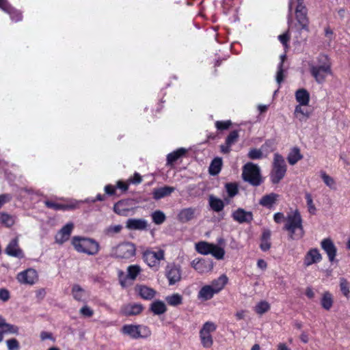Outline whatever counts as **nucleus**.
Segmentation results:
<instances>
[{
    "label": "nucleus",
    "instance_id": "38",
    "mask_svg": "<svg viewBox=\"0 0 350 350\" xmlns=\"http://www.w3.org/2000/svg\"><path fill=\"white\" fill-rule=\"evenodd\" d=\"M334 299L332 293L325 291L321 300V306L326 310H329L333 306Z\"/></svg>",
    "mask_w": 350,
    "mask_h": 350
},
{
    "label": "nucleus",
    "instance_id": "8",
    "mask_svg": "<svg viewBox=\"0 0 350 350\" xmlns=\"http://www.w3.org/2000/svg\"><path fill=\"white\" fill-rule=\"evenodd\" d=\"M217 329V325L211 321H206L200 330L199 335L201 344L204 348H211L213 345L211 334Z\"/></svg>",
    "mask_w": 350,
    "mask_h": 350
},
{
    "label": "nucleus",
    "instance_id": "53",
    "mask_svg": "<svg viewBox=\"0 0 350 350\" xmlns=\"http://www.w3.org/2000/svg\"><path fill=\"white\" fill-rule=\"evenodd\" d=\"M122 229V226L120 225V224L110 226L105 230V233H106V234H107L109 236H112L115 234L120 233L121 232Z\"/></svg>",
    "mask_w": 350,
    "mask_h": 350
},
{
    "label": "nucleus",
    "instance_id": "14",
    "mask_svg": "<svg viewBox=\"0 0 350 350\" xmlns=\"http://www.w3.org/2000/svg\"><path fill=\"white\" fill-rule=\"evenodd\" d=\"M74 225L72 223H68L64 226L55 235V241L59 244H63L67 241L72 233Z\"/></svg>",
    "mask_w": 350,
    "mask_h": 350
},
{
    "label": "nucleus",
    "instance_id": "20",
    "mask_svg": "<svg viewBox=\"0 0 350 350\" xmlns=\"http://www.w3.org/2000/svg\"><path fill=\"white\" fill-rule=\"evenodd\" d=\"M192 267L199 273H203L212 270L213 265L212 261L205 259H200L192 262Z\"/></svg>",
    "mask_w": 350,
    "mask_h": 350
},
{
    "label": "nucleus",
    "instance_id": "47",
    "mask_svg": "<svg viewBox=\"0 0 350 350\" xmlns=\"http://www.w3.org/2000/svg\"><path fill=\"white\" fill-rule=\"evenodd\" d=\"M152 221L155 224L160 225L163 224L165 219V215L161 211H156L152 215Z\"/></svg>",
    "mask_w": 350,
    "mask_h": 350
},
{
    "label": "nucleus",
    "instance_id": "55",
    "mask_svg": "<svg viewBox=\"0 0 350 350\" xmlns=\"http://www.w3.org/2000/svg\"><path fill=\"white\" fill-rule=\"evenodd\" d=\"M8 350H18L19 342L15 338L9 339L6 341Z\"/></svg>",
    "mask_w": 350,
    "mask_h": 350
},
{
    "label": "nucleus",
    "instance_id": "59",
    "mask_svg": "<svg viewBox=\"0 0 350 350\" xmlns=\"http://www.w3.org/2000/svg\"><path fill=\"white\" fill-rule=\"evenodd\" d=\"M278 39L280 41V42L283 44L284 46H288V42H289L291 39V36L289 33V31H287L285 33L280 35L278 36Z\"/></svg>",
    "mask_w": 350,
    "mask_h": 350
},
{
    "label": "nucleus",
    "instance_id": "11",
    "mask_svg": "<svg viewBox=\"0 0 350 350\" xmlns=\"http://www.w3.org/2000/svg\"><path fill=\"white\" fill-rule=\"evenodd\" d=\"M165 275L169 281L170 285H173L180 281L181 278V271L180 267L174 263L168 264L165 269Z\"/></svg>",
    "mask_w": 350,
    "mask_h": 350
},
{
    "label": "nucleus",
    "instance_id": "39",
    "mask_svg": "<svg viewBox=\"0 0 350 350\" xmlns=\"http://www.w3.org/2000/svg\"><path fill=\"white\" fill-rule=\"evenodd\" d=\"M213 247V243H210L206 241H200L196 244V251L201 254L208 255L210 254L211 248Z\"/></svg>",
    "mask_w": 350,
    "mask_h": 350
},
{
    "label": "nucleus",
    "instance_id": "61",
    "mask_svg": "<svg viewBox=\"0 0 350 350\" xmlns=\"http://www.w3.org/2000/svg\"><path fill=\"white\" fill-rule=\"evenodd\" d=\"M40 338L41 341H44L46 340H51L53 342L55 341V338L53 336V334L51 332L42 331L40 332Z\"/></svg>",
    "mask_w": 350,
    "mask_h": 350
},
{
    "label": "nucleus",
    "instance_id": "23",
    "mask_svg": "<svg viewBox=\"0 0 350 350\" xmlns=\"http://www.w3.org/2000/svg\"><path fill=\"white\" fill-rule=\"evenodd\" d=\"M126 227L129 230H144L147 227V222L142 219H129L126 223Z\"/></svg>",
    "mask_w": 350,
    "mask_h": 350
},
{
    "label": "nucleus",
    "instance_id": "41",
    "mask_svg": "<svg viewBox=\"0 0 350 350\" xmlns=\"http://www.w3.org/2000/svg\"><path fill=\"white\" fill-rule=\"evenodd\" d=\"M270 304L266 301H260L255 306V312L260 315L265 314L270 310Z\"/></svg>",
    "mask_w": 350,
    "mask_h": 350
},
{
    "label": "nucleus",
    "instance_id": "64",
    "mask_svg": "<svg viewBox=\"0 0 350 350\" xmlns=\"http://www.w3.org/2000/svg\"><path fill=\"white\" fill-rule=\"evenodd\" d=\"M10 299V293L5 288L0 289V299L3 301H7Z\"/></svg>",
    "mask_w": 350,
    "mask_h": 350
},
{
    "label": "nucleus",
    "instance_id": "37",
    "mask_svg": "<svg viewBox=\"0 0 350 350\" xmlns=\"http://www.w3.org/2000/svg\"><path fill=\"white\" fill-rule=\"evenodd\" d=\"M5 252L9 256H18L21 254V250L18 245L17 238L14 239L10 241L5 249Z\"/></svg>",
    "mask_w": 350,
    "mask_h": 350
},
{
    "label": "nucleus",
    "instance_id": "3",
    "mask_svg": "<svg viewBox=\"0 0 350 350\" xmlns=\"http://www.w3.org/2000/svg\"><path fill=\"white\" fill-rule=\"evenodd\" d=\"M72 245L78 252L90 256L97 254L100 250L99 243L90 238L74 237L72 239Z\"/></svg>",
    "mask_w": 350,
    "mask_h": 350
},
{
    "label": "nucleus",
    "instance_id": "6",
    "mask_svg": "<svg viewBox=\"0 0 350 350\" xmlns=\"http://www.w3.org/2000/svg\"><path fill=\"white\" fill-rule=\"evenodd\" d=\"M122 332L133 339L146 338L151 335V331L148 326L142 325L127 324L122 327Z\"/></svg>",
    "mask_w": 350,
    "mask_h": 350
},
{
    "label": "nucleus",
    "instance_id": "36",
    "mask_svg": "<svg viewBox=\"0 0 350 350\" xmlns=\"http://www.w3.org/2000/svg\"><path fill=\"white\" fill-rule=\"evenodd\" d=\"M307 8L302 3H298L295 9L297 22H304L307 20Z\"/></svg>",
    "mask_w": 350,
    "mask_h": 350
},
{
    "label": "nucleus",
    "instance_id": "31",
    "mask_svg": "<svg viewBox=\"0 0 350 350\" xmlns=\"http://www.w3.org/2000/svg\"><path fill=\"white\" fill-rule=\"evenodd\" d=\"M150 310L156 315L164 314L167 311L165 303L161 300H156L150 304Z\"/></svg>",
    "mask_w": 350,
    "mask_h": 350
},
{
    "label": "nucleus",
    "instance_id": "24",
    "mask_svg": "<svg viewBox=\"0 0 350 350\" xmlns=\"http://www.w3.org/2000/svg\"><path fill=\"white\" fill-rule=\"evenodd\" d=\"M175 191V188L170 186H164L157 189H154L152 192L153 198L154 200H160L163 198L171 195Z\"/></svg>",
    "mask_w": 350,
    "mask_h": 350
},
{
    "label": "nucleus",
    "instance_id": "62",
    "mask_svg": "<svg viewBox=\"0 0 350 350\" xmlns=\"http://www.w3.org/2000/svg\"><path fill=\"white\" fill-rule=\"evenodd\" d=\"M130 183L127 180L126 182H124L122 180H118L116 183V188L120 189L122 192H126L129 189V186Z\"/></svg>",
    "mask_w": 350,
    "mask_h": 350
},
{
    "label": "nucleus",
    "instance_id": "19",
    "mask_svg": "<svg viewBox=\"0 0 350 350\" xmlns=\"http://www.w3.org/2000/svg\"><path fill=\"white\" fill-rule=\"evenodd\" d=\"M322 259L321 254L317 248L310 249L305 255L304 263L306 266H310L314 263L320 262Z\"/></svg>",
    "mask_w": 350,
    "mask_h": 350
},
{
    "label": "nucleus",
    "instance_id": "26",
    "mask_svg": "<svg viewBox=\"0 0 350 350\" xmlns=\"http://www.w3.org/2000/svg\"><path fill=\"white\" fill-rule=\"evenodd\" d=\"M295 98L300 105L306 106L310 102V94L306 89L301 88L296 91Z\"/></svg>",
    "mask_w": 350,
    "mask_h": 350
},
{
    "label": "nucleus",
    "instance_id": "46",
    "mask_svg": "<svg viewBox=\"0 0 350 350\" xmlns=\"http://www.w3.org/2000/svg\"><path fill=\"white\" fill-rule=\"evenodd\" d=\"M228 197L233 198L239 192L238 185L235 183H228L225 185Z\"/></svg>",
    "mask_w": 350,
    "mask_h": 350
},
{
    "label": "nucleus",
    "instance_id": "22",
    "mask_svg": "<svg viewBox=\"0 0 350 350\" xmlns=\"http://www.w3.org/2000/svg\"><path fill=\"white\" fill-rule=\"evenodd\" d=\"M196 208H185L182 209L178 214V219L182 223H186L195 217Z\"/></svg>",
    "mask_w": 350,
    "mask_h": 350
},
{
    "label": "nucleus",
    "instance_id": "1",
    "mask_svg": "<svg viewBox=\"0 0 350 350\" xmlns=\"http://www.w3.org/2000/svg\"><path fill=\"white\" fill-rule=\"evenodd\" d=\"M317 64H309V71L311 76L319 84L326 81L329 75H332V62L328 55L321 53L317 57Z\"/></svg>",
    "mask_w": 350,
    "mask_h": 350
},
{
    "label": "nucleus",
    "instance_id": "57",
    "mask_svg": "<svg viewBox=\"0 0 350 350\" xmlns=\"http://www.w3.org/2000/svg\"><path fill=\"white\" fill-rule=\"evenodd\" d=\"M128 181L130 184L139 185L142 182V177L138 172H135L133 176H131Z\"/></svg>",
    "mask_w": 350,
    "mask_h": 350
},
{
    "label": "nucleus",
    "instance_id": "2",
    "mask_svg": "<svg viewBox=\"0 0 350 350\" xmlns=\"http://www.w3.org/2000/svg\"><path fill=\"white\" fill-rule=\"evenodd\" d=\"M283 230L288 232V239L291 240H299L304 237L303 219L299 210L287 215Z\"/></svg>",
    "mask_w": 350,
    "mask_h": 350
},
{
    "label": "nucleus",
    "instance_id": "50",
    "mask_svg": "<svg viewBox=\"0 0 350 350\" xmlns=\"http://www.w3.org/2000/svg\"><path fill=\"white\" fill-rule=\"evenodd\" d=\"M239 137L238 131H232L226 139V144L228 146L234 144L238 141Z\"/></svg>",
    "mask_w": 350,
    "mask_h": 350
},
{
    "label": "nucleus",
    "instance_id": "63",
    "mask_svg": "<svg viewBox=\"0 0 350 350\" xmlns=\"http://www.w3.org/2000/svg\"><path fill=\"white\" fill-rule=\"evenodd\" d=\"M116 186L112 185H107L105 187V193L109 196H115L116 194Z\"/></svg>",
    "mask_w": 350,
    "mask_h": 350
},
{
    "label": "nucleus",
    "instance_id": "56",
    "mask_svg": "<svg viewBox=\"0 0 350 350\" xmlns=\"http://www.w3.org/2000/svg\"><path fill=\"white\" fill-rule=\"evenodd\" d=\"M81 315L85 317H92L94 314V310L88 306H83L79 310Z\"/></svg>",
    "mask_w": 350,
    "mask_h": 350
},
{
    "label": "nucleus",
    "instance_id": "40",
    "mask_svg": "<svg viewBox=\"0 0 350 350\" xmlns=\"http://www.w3.org/2000/svg\"><path fill=\"white\" fill-rule=\"evenodd\" d=\"M166 302L172 306H177L183 304V297L178 293H174L165 297Z\"/></svg>",
    "mask_w": 350,
    "mask_h": 350
},
{
    "label": "nucleus",
    "instance_id": "17",
    "mask_svg": "<svg viewBox=\"0 0 350 350\" xmlns=\"http://www.w3.org/2000/svg\"><path fill=\"white\" fill-rule=\"evenodd\" d=\"M71 295L77 301L85 304L88 301V294L79 284H75L72 286Z\"/></svg>",
    "mask_w": 350,
    "mask_h": 350
},
{
    "label": "nucleus",
    "instance_id": "43",
    "mask_svg": "<svg viewBox=\"0 0 350 350\" xmlns=\"http://www.w3.org/2000/svg\"><path fill=\"white\" fill-rule=\"evenodd\" d=\"M141 271V268L139 265H130L127 268V278L131 280H135Z\"/></svg>",
    "mask_w": 350,
    "mask_h": 350
},
{
    "label": "nucleus",
    "instance_id": "16",
    "mask_svg": "<svg viewBox=\"0 0 350 350\" xmlns=\"http://www.w3.org/2000/svg\"><path fill=\"white\" fill-rule=\"evenodd\" d=\"M135 293L143 299L151 300L156 295V291L146 285H137L135 288Z\"/></svg>",
    "mask_w": 350,
    "mask_h": 350
},
{
    "label": "nucleus",
    "instance_id": "5",
    "mask_svg": "<svg viewBox=\"0 0 350 350\" xmlns=\"http://www.w3.org/2000/svg\"><path fill=\"white\" fill-rule=\"evenodd\" d=\"M242 176L245 181L254 187H258L263 182L259 167L251 162L243 166Z\"/></svg>",
    "mask_w": 350,
    "mask_h": 350
},
{
    "label": "nucleus",
    "instance_id": "18",
    "mask_svg": "<svg viewBox=\"0 0 350 350\" xmlns=\"http://www.w3.org/2000/svg\"><path fill=\"white\" fill-rule=\"evenodd\" d=\"M44 204L47 208L55 211L74 210L77 206L75 203L61 204L53 200H46Z\"/></svg>",
    "mask_w": 350,
    "mask_h": 350
},
{
    "label": "nucleus",
    "instance_id": "29",
    "mask_svg": "<svg viewBox=\"0 0 350 350\" xmlns=\"http://www.w3.org/2000/svg\"><path fill=\"white\" fill-rule=\"evenodd\" d=\"M38 280L37 271L33 269L23 271V283L33 284Z\"/></svg>",
    "mask_w": 350,
    "mask_h": 350
},
{
    "label": "nucleus",
    "instance_id": "32",
    "mask_svg": "<svg viewBox=\"0 0 350 350\" xmlns=\"http://www.w3.org/2000/svg\"><path fill=\"white\" fill-rule=\"evenodd\" d=\"M215 294H216V293L211 286L205 285L201 288L198 296V298L207 301L212 299Z\"/></svg>",
    "mask_w": 350,
    "mask_h": 350
},
{
    "label": "nucleus",
    "instance_id": "49",
    "mask_svg": "<svg viewBox=\"0 0 350 350\" xmlns=\"http://www.w3.org/2000/svg\"><path fill=\"white\" fill-rule=\"evenodd\" d=\"M215 126L217 131H223L228 130L232 126V122L230 120H217L215 122Z\"/></svg>",
    "mask_w": 350,
    "mask_h": 350
},
{
    "label": "nucleus",
    "instance_id": "42",
    "mask_svg": "<svg viewBox=\"0 0 350 350\" xmlns=\"http://www.w3.org/2000/svg\"><path fill=\"white\" fill-rule=\"evenodd\" d=\"M209 254H211L217 260H222L225 255V250L220 246L213 244Z\"/></svg>",
    "mask_w": 350,
    "mask_h": 350
},
{
    "label": "nucleus",
    "instance_id": "54",
    "mask_svg": "<svg viewBox=\"0 0 350 350\" xmlns=\"http://www.w3.org/2000/svg\"><path fill=\"white\" fill-rule=\"evenodd\" d=\"M248 157L251 159H260L262 158V152L259 149L252 148L248 152Z\"/></svg>",
    "mask_w": 350,
    "mask_h": 350
},
{
    "label": "nucleus",
    "instance_id": "7",
    "mask_svg": "<svg viewBox=\"0 0 350 350\" xmlns=\"http://www.w3.org/2000/svg\"><path fill=\"white\" fill-rule=\"evenodd\" d=\"M165 258V251L162 249L157 252L146 250L143 253L144 262L154 271H158L160 267V262Z\"/></svg>",
    "mask_w": 350,
    "mask_h": 350
},
{
    "label": "nucleus",
    "instance_id": "13",
    "mask_svg": "<svg viewBox=\"0 0 350 350\" xmlns=\"http://www.w3.org/2000/svg\"><path fill=\"white\" fill-rule=\"evenodd\" d=\"M144 306L141 304L131 303L123 305L120 308V313L126 317L135 316L141 314Z\"/></svg>",
    "mask_w": 350,
    "mask_h": 350
},
{
    "label": "nucleus",
    "instance_id": "21",
    "mask_svg": "<svg viewBox=\"0 0 350 350\" xmlns=\"http://www.w3.org/2000/svg\"><path fill=\"white\" fill-rule=\"evenodd\" d=\"M279 198V195L275 193H271L263 196L260 201L259 204L267 208H271L276 203Z\"/></svg>",
    "mask_w": 350,
    "mask_h": 350
},
{
    "label": "nucleus",
    "instance_id": "35",
    "mask_svg": "<svg viewBox=\"0 0 350 350\" xmlns=\"http://www.w3.org/2000/svg\"><path fill=\"white\" fill-rule=\"evenodd\" d=\"M187 152V150L180 148L177 149L176 150L170 153L167 156V163L168 165H172L174 162H176L178 159L185 155Z\"/></svg>",
    "mask_w": 350,
    "mask_h": 350
},
{
    "label": "nucleus",
    "instance_id": "52",
    "mask_svg": "<svg viewBox=\"0 0 350 350\" xmlns=\"http://www.w3.org/2000/svg\"><path fill=\"white\" fill-rule=\"evenodd\" d=\"M0 223L7 227H10L14 224V220L10 215L2 213L0 215Z\"/></svg>",
    "mask_w": 350,
    "mask_h": 350
},
{
    "label": "nucleus",
    "instance_id": "28",
    "mask_svg": "<svg viewBox=\"0 0 350 350\" xmlns=\"http://www.w3.org/2000/svg\"><path fill=\"white\" fill-rule=\"evenodd\" d=\"M18 332V327L7 323L5 320L0 317V334L3 336L4 334H16Z\"/></svg>",
    "mask_w": 350,
    "mask_h": 350
},
{
    "label": "nucleus",
    "instance_id": "51",
    "mask_svg": "<svg viewBox=\"0 0 350 350\" xmlns=\"http://www.w3.org/2000/svg\"><path fill=\"white\" fill-rule=\"evenodd\" d=\"M321 178L323 179L325 184L331 189H334L336 185L334 179L330 176L327 175L325 172L321 173Z\"/></svg>",
    "mask_w": 350,
    "mask_h": 350
},
{
    "label": "nucleus",
    "instance_id": "60",
    "mask_svg": "<svg viewBox=\"0 0 350 350\" xmlns=\"http://www.w3.org/2000/svg\"><path fill=\"white\" fill-rule=\"evenodd\" d=\"M275 142L274 140L268 139L261 146V148L265 150H268L272 152L275 149Z\"/></svg>",
    "mask_w": 350,
    "mask_h": 350
},
{
    "label": "nucleus",
    "instance_id": "58",
    "mask_svg": "<svg viewBox=\"0 0 350 350\" xmlns=\"http://www.w3.org/2000/svg\"><path fill=\"white\" fill-rule=\"evenodd\" d=\"M302 105H298L295 107V114L298 116L299 114H301L302 116L308 118H309L310 113L308 110H304L302 107Z\"/></svg>",
    "mask_w": 350,
    "mask_h": 350
},
{
    "label": "nucleus",
    "instance_id": "4",
    "mask_svg": "<svg viewBox=\"0 0 350 350\" xmlns=\"http://www.w3.org/2000/svg\"><path fill=\"white\" fill-rule=\"evenodd\" d=\"M287 165L282 155L275 153L270 172V180L272 184H278L286 176Z\"/></svg>",
    "mask_w": 350,
    "mask_h": 350
},
{
    "label": "nucleus",
    "instance_id": "12",
    "mask_svg": "<svg viewBox=\"0 0 350 350\" xmlns=\"http://www.w3.org/2000/svg\"><path fill=\"white\" fill-rule=\"evenodd\" d=\"M232 217L234 221L239 224H250L254 219L253 213L251 211H246L242 208H238L232 212Z\"/></svg>",
    "mask_w": 350,
    "mask_h": 350
},
{
    "label": "nucleus",
    "instance_id": "27",
    "mask_svg": "<svg viewBox=\"0 0 350 350\" xmlns=\"http://www.w3.org/2000/svg\"><path fill=\"white\" fill-rule=\"evenodd\" d=\"M271 231L269 230H264L261 237L260 248L263 252H267L271 248Z\"/></svg>",
    "mask_w": 350,
    "mask_h": 350
},
{
    "label": "nucleus",
    "instance_id": "25",
    "mask_svg": "<svg viewBox=\"0 0 350 350\" xmlns=\"http://www.w3.org/2000/svg\"><path fill=\"white\" fill-rule=\"evenodd\" d=\"M228 277L223 274L217 279L213 280L210 286L213 288L217 294L225 287L226 284L228 283Z\"/></svg>",
    "mask_w": 350,
    "mask_h": 350
},
{
    "label": "nucleus",
    "instance_id": "15",
    "mask_svg": "<svg viewBox=\"0 0 350 350\" xmlns=\"http://www.w3.org/2000/svg\"><path fill=\"white\" fill-rule=\"evenodd\" d=\"M321 245L322 249L327 254L329 260L330 262H333L337 253L336 247L334 244L333 241L329 238L324 239L321 241Z\"/></svg>",
    "mask_w": 350,
    "mask_h": 350
},
{
    "label": "nucleus",
    "instance_id": "30",
    "mask_svg": "<svg viewBox=\"0 0 350 350\" xmlns=\"http://www.w3.org/2000/svg\"><path fill=\"white\" fill-rule=\"evenodd\" d=\"M303 159V155L300 152L298 147L293 148L287 156V161L291 165H295L299 161Z\"/></svg>",
    "mask_w": 350,
    "mask_h": 350
},
{
    "label": "nucleus",
    "instance_id": "10",
    "mask_svg": "<svg viewBox=\"0 0 350 350\" xmlns=\"http://www.w3.org/2000/svg\"><path fill=\"white\" fill-rule=\"evenodd\" d=\"M132 205L133 200H121L114 204L113 209L117 215L126 217L133 210Z\"/></svg>",
    "mask_w": 350,
    "mask_h": 350
},
{
    "label": "nucleus",
    "instance_id": "44",
    "mask_svg": "<svg viewBox=\"0 0 350 350\" xmlns=\"http://www.w3.org/2000/svg\"><path fill=\"white\" fill-rule=\"evenodd\" d=\"M305 199L306 200V204H307L308 212L311 215H315L316 212H317V208L313 202V199H312V195L308 192H306Z\"/></svg>",
    "mask_w": 350,
    "mask_h": 350
},
{
    "label": "nucleus",
    "instance_id": "33",
    "mask_svg": "<svg viewBox=\"0 0 350 350\" xmlns=\"http://www.w3.org/2000/svg\"><path fill=\"white\" fill-rule=\"evenodd\" d=\"M222 159L220 157H215L211 161L209 168L208 172L212 176L217 175L222 167Z\"/></svg>",
    "mask_w": 350,
    "mask_h": 350
},
{
    "label": "nucleus",
    "instance_id": "48",
    "mask_svg": "<svg viewBox=\"0 0 350 350\" xmlns=\"http://www.w3.org/2000/svg\"><path fill=\"white\" fill-rule=\"evenodd\" d=\"M286 57V55H284L282 56V61L280 62L278 66V71L276 75V81L277 82L280 84L283 80H284V69H283V65H284V61Z\"/></svg>",
    "mask_w": 350,
    "mask_h": 350
},
{
    "label": "nucleus",
    "instance_id": "34",
    "mask_svg": "<svg viewBox=\"0 0 350 350\" xmlns=\"http://www.w3.org/2000/svg\"><path fill=\"white\" fill-rule=\"evenodd\" d=\"M209 206L215 212H220L224 208V202L222 200L216 198L213 196H210L208 198Z\"/></svg>",
    "mask_w": 350,
    "mask_h": 350
},
{
    "label": "nucleus",
    "instance_id": "45",
    "mask_svg": "<svg viewBox=\"0 0 350 350\" xmlns=\"http://www.w3.org/2000/svg\"><path fill=\"white\" fill-rule=\"evenodd\" d=\"M340 289L342 295L347 299L350 297L349 283L344 278L340 279Z\"/></svg>",
    "mask_w": 350,
    "mask_h": 350
},
{
    "label": "nucleus",
    "instance_id": "9",
    "mask_svg": "<svg viewBox=\"0 0 350 350\" xmlns=\"http://www.w3.org/2000/svg\"><path fill=\"white\" fill-rule=\"evenodd\" d=\"M135 245L130 242L119 244L114 250V255L119 258L129 259L135 255Z\"/></svg>",
    "mask_w": 350,
    "mask_h": 350
}]
</instances>
